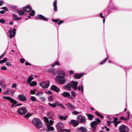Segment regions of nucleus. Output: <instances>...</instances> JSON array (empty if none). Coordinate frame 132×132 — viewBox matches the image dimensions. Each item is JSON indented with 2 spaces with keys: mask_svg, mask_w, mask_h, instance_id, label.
<instances>
[{
  "mask_svg": "<svg viewBox=\"0 0 132 132\" xmlns=\"http://www.w3.org/2000/svg\"><path fill=\"white\" fill-rule=\"evenodd\" d=\"M32 122L34 125L37 128H39L42 127V123L38 118H35L32 120Z\"/></svg>",
  "mask_w": 132,
  "mask_h": 132,
  "instance_id": "nucleus-1",
  "label": "nucleus"
},
{
  "mask_svg": "<svg viewBox=\"0 0 132 132\" xmlns=\"http://www.w3.org/2000/svg\"><path fill=\"white\" fill-rule=\"evenodd\" d=\"M96 121L92 122L90 124V126L92 128L93 130H95L96 129L97 125L99 124L101 122V120L98 118L96 119Z\"/></svg>",
  "mask_w": 132,
  "mask_h": 132,
  "instance_id": "nucleus-2",
  "label": "nucleus"
},
{
  "mask_svg": "<svg viewBox=\"0 0 132 132\" xmlns=\"http://www.w3.org/2000/svg\"><path fill=\"white\" fill-rule=\"evenodd\" d=\"M56 78L57 82L59 84H63L66 82V80L64 76L58 75L56 76Z\"/></svg>",
  "mask_w": 132,
  "mask_h": 132,
  "instance_id": "nucleus-3",
  "label": "nucleus"
},
{
  "mask_svg": "<svg viewBox=\"0 0 132 132\" xmlns=\"http://www.w3.org/2000/svg\"><path fill=\"white\" fill-rule=\"evenodd\" d=\"M3 98L4 99L8 100L11 103H12V104L11 106V107L12 108L14 107V105L15 104L16 105L18 103V102H17L15 100H14L13 99L10 97L5 96H4L3 97Z\"/></svg>",
  "mask_w": 132,
  "mask_h": 132,
  "instance_id": "nucleus-4",
  "label": "nucleus"
},
{
  "mask_svg": "<svg viewBox=\"0 0 132 132\" xmlns=\"http://www.w3.org/2000/svg\"><path fill=\"white\" fill-rule=\"evenodd\" d=\"M27 112V109L25 107H20L17 110L18 113L22 115L25 114Z\"/></svg>",
  "mask_w": 132,
  "mask_h": 132,
  "instance_id": "nucleus-5",
  "label": "nucleus"
},
{
  "mask_svg": "<svg viewBox=\"0 0 132 132\" xmlns=\"http://www.w3.org/2000/svg\"><path fill=\"white\" fill-rule=\"evenodd\" d=\"M57 130L59 131H64L63 130L65 129H63L64 127L63 123L61 122L58 123L56 125Z\"/></svg>",
  "mask_w": 132,
  "mask_h": 132,
  "instance_id": "nucleus-6",
  "label": "nucleus"
},
{
  "mask_svg": "<svg viewBox=\"0 0 132 132\" xmlns=\"http://www.w3.org/2000/svg\"><path fill=\"white\" fill-rule=\"evenodd\" d=\"M119 130L120 132H128L129 129L127 126L123 125L120 126Z\"/></svg>",
  "mask_w": 132,
  "mask_h": 132,
  "instance_id": "nucleus-7",
  "label": "nucleus"
},
{
  "mask_svg": "<svg viewBox=\"0 0 132 132\" xmlns=\"http://www.w3.org/2000/svg\"><path fill=\"white\" fill-rule=\"evenodd\" d=\"M49 81L47 80L46 81L41 82L40 84V86L43 88H46L49 87Z\"/></svg>",
  "mask_w": 132,
  "mask_h": 132,
  "instance_id": "nucleus-8",
  "label": "nucleus"
},
{
  "mask_svg": "<svg viewBox=\"0 0 132 132\" xmlns=\"http://www.w3.org/2000/svg\"><path fill=\"white\" fill-rule=\"evenodd\" d=\"M16 29L15 28H13V30L11 29L9 30V32L10 33L9 36L11 38L15 36L16 33Z\"/></svg>",
  "mask_w": 132,
  "mask_h": 132,
  "instance_id": "nucleus-9",
  "label": "nucleus"
},
{
  "mask_svg": "<svg viewBox=\"0 0 132 132\" xmlns=\"http://www.w3.org/2000/svg\"><path fill=\"white\" fill-rule=\"evenodd\" d=\"M35 18L37 20L40 19L45 21H47L48 20L47 19L41 14H39L38 16H36Z\"/></svg>",
  "mask_w": 132,
  "mask_h": 132,
  "instance_id": "nucleus-10",
  "label": "nucleus"
},
{
  "mask_svg": "<svg viewBox=\"0 0 132 132\" xmlns=\"http://www.w3.org/2000/svg\"><path fill=\"white\" fill-rule=\"evenodd\" d=\"M50 89L57 93H59L60 90V89L58 88L57 87L54 85H53L51 86Z\"/></svg>",
  "mask_w": 132,
  "mask_h": 132,
  "instance_id": "nucleus-11",
  "label": "nucleus"
},
{
  "mask_svg": "<svg viewBox=\"0 0 132 132\" xmlns=\"http://www.w3.org/2000/svg\"><path fill=\"white\" fill-rule=\"evenodd\" d=\"M78 118L79 120V122L83 123L86 121V118L84 116L83 117L81 115H79L78 117Z\"/></svg>",
  "mask_w": 132,
  "mask_h": 132,
  "instance_id": "nucleus-12",
  "label": "nucleus"
},
{
  "mask_svg": "<svg viewBox=\"0 0 132 132\" xmlns=\"http://www.w3.org/2000/svg\"><path fill=\"white\" fill-rule=\"evenodd\" d=\"M18 99L20 101H24L26 100L27 98L24 95L22 94H20L18 95Z\"/></svg>",
  "mask_w": 132,
  "mask_h": 132,
  "instance_id": "nucleus-13",
  "label": "nucleus"
},
{
  "mask_svg": "<svg viewBox=\"0 0 132 132\" xmlns=\"http://www.w3.org/2000/svg\"><path fill=\"white\" fill-rule=\"evenodd\" d=\"M23 10L25 12H30L32 10V9L30 5H28L23 7Z\"/></svg>",
  "mask_w": 132,
  "mask_h": 132,
  "instance_id": "nucleus-14",
  "label": "nucleus"
},
{
  "mask_svg": "<svg viewBox=\"0 0 132 132\" xmlns=\"http://www.w3.org/2000/svg\"><path fill=\"white\" fill-rule=\"evenodd\" d=\"M70 123L73 125L74 127H76L78 125L79 123L78 121L73 120L71 121Z\"/></svg>",
  "mask_w": 132,
  "mask_h": 132,
  "instance_id": "nucleus-15",
  "label": "nucleus"
},
{
  "mask_svg": "<svg viewBox=\"0 0 132 132\" xmlns=\"http://www.w3.org/2000/svg\"><path fill=\"white\" fill-rule=\"evenodd\" d=\"M72 84V88H74L75 90H76L77 89V85L78 84V82L74 81H72L71 82Z\"/></svg>",
  "mask_w": 132,
  "mask_h": 132,
  "instance_id": "nucleus-16",
  "label": "nucleus"
},
{
  "mask_svg": "<svg viewBox=\"0 0 132 132\" xmlns=\"http://www.w3.org/2000/svg\"><path fill=\"white\" fill-rule=\"evenodd\" d=\"M48 117L51 119H53L54 118V113L52 112H50L47 114Z\"/></svg>",
  "mask_w": 132,
  "mask_h": 132,
  "instance_id": "nucleus-17",
  "label": "nucleus"
},
{
  "mask_svg": "<svg viewBox=\"0 0 132 132\" xmlns=\"http://www.w3.org/2000/svg\"><path fill=\"white\" fill-rule=\"evenodd\" d=\"M72 86V85L70 83H68V84L65 86L64 87V88L66 90H71V88Z\"/></svg>",
  "mask_w": 132,
  "mask_h": 132,
  "instance_id": "nucleus-18",
  "label": "nucleus"
},
{
  "mask_svg": "<svg viewBox=\"0 0 132 132\" xmlns=\"http://www.w3.org/2000/svg\"><path fill=\"white\" fill-rule=\"evenodd\" d=\"M84 75L83 73L80 74L77 73L74 76V77L77 79H79L81 78Z\"/></svg>",
  "mask_w": 132,
  "mask_h": 132,
  "instance_id": "nucleus-19",
  "label": "nucleus"
},
{
  "mask_svg": "<svg viewBox=\"0 0 132 132\" xmlns=\"http://www.w3.org/2000/svg\"><path fill=\"white\" fill-rule=\"evenodd\" d=\"M54 129L53 127L51 126L50 125L47 126V129L46 130V131L47 132H48L50 130L54 131Z\"/></svg>",
  "mask_w": 132,
  "mask_h": 132,
  "instance_id": "nucleus-20",
  "label": "nucleus"
},
{
  "mask_svg": "<svg viewBox=\"0 0 132 132\" xmlns=\"http://www.w3.org/2000/svg\"><path fill=\"white\" fill-rule=\"evenodd\" d=\"M86 116L88 117V118L89 120H92L93 118L94 117V116L93 115L89 113H87L86 114Z\"/></svg>",
  "mask_w": 132,
  "mask_h": 132,
  "instance_id": "nucleus-21",
  "label": "nucleus"
},
{
  "mask_svg": "<svg viewBox=\"0 0 132 132\" xmlns=\"http://www.w3.org/2000/svg\"><path fill=\"white\" fill-rule=\"evenodd\" d=\"M58 104V102L57 101H56L53 104H52L50 103H48V104L50 106L53 108H55L56 106H57Z\"/></svg>",
  "mask_w": 132,
  "mask_h": 132,
  "instance_id": "nucleus-22",
  "label": "nucleus"
},
{
  "mask_svg": "<svg viewBox=\"0 0 132 132\" xmlns=\"http://www.w3.org/2000/svg\"><path fill=\"white\" fill-rule=\"evenodd\" d=\"M33 79V76L32 75L31 76H29L27 79V82L28 84L30 83L31 81Z\"/></svg>",
  "mask_w": 132,
  "mask_h": 132,
  "instance_id": "nucleus-23",
  "label": "nucleus"
},
{
  "mask_svg": "<svg viewBox=\"0 0 132 132\" xmlns=\"http://www.w3.org/2000/svg\"><path fill=\"white\" fill-rule=\"evenodd\" d=\"M61 95H62L63 97H67L70 96V93L67 92H65L63 93H61Z\"/></svg>",
  "mask_w": 132,
  "mask_h": 132,
  "instance_id": "nucleus-24",
  "label": "nucleus"
},
{
  "mask_svg": "<svg viewBox=\"0 0 132 132\" xmlns=\"http://www.w3.org/2000/svg\"><path fill=\"white\" fill-rule=\"evenodd\" d=\"M67 107L70 109L73 110L75 109V106H73L70 103H68L67 104Z\"/></svg>",
  "mask_w": 132,
  "mask_h": 132,
  "instance_id": "nucleus-25",
  "label": "nucleus"
},
{
  "mask_svg": "<svg viewBox=\"0 0 132 132\" xmlns=\"http://www.w3.org/2000/svg\"><path fill=\"white\" fill-rule=\"evenodd\" d=\"M57 1H55L53 2V6L54 7V10L55 12L57 11Z\"/></svg>",
  "mask_w": 132,
  "mask_h": 132,
  "instance_id": "nucleus-26",
  "label": "nucleus"
},
{
  "mask_svg": "<svg viewBox=\"0 0 132 132\" xmlns=\"http://www.w3.org/2000/svg\"><path fill=\"white\" fill-rule=\"evenodd\" d=\"M17 12L19 13L20 15H22L24 14V11L22 10H19L18 9H16Z\"/></svg>",
  "mask_w": 132,
  "mask_h": 132,
  "instance_id": "nucleus-27",
  "label": "nucleus"
},
{
  "mask_svg": "<svg viewBox=\"0 0 132 132\" xmlns=\"http://www.w3.org/2000/svg\"><path fill=\"white\" fill-rule=\"evenodd\" d=\"M78 130H81V132H87V131L86 128L84 127H81L79 128Z\"/></svg>",
  "mask_w": 132,
  "mask_h": 132,
  "instance_id": "nucleus-28",
  "label": "nucleus"
},
{
  "mask_svg": "<svg viewBox=\"0 0 132 132\" xmlns=\"http://www.w3.org/2000/svg\"><path fill=\"white\" fill-rule=\"evenodd\" d=\"M48 71L53 73L55 75H56L57 73L56 71L53 68H51V69L48 70Z\"/></svg>",
  "mask_w": 132,
  "mask_h": 132,
  "instance_id": "nucleus-29",
  "label": "nucleus"
},
{
  "mask_svg": "<svg viewBox=\"0 0 132 132\" xmlns=\"http://www.w3.org/2000/svg\"><path fill=\"white\" fill-rule=\"evenodd\" d=\"M67 116H62L60 115L59 118L61 120H65L67 118Z\"/></svg>",
  "mask_w": 132,
  "mask_h": 132,
  "instance_id": "nucleus-30",
  "label": "nucleus"
},
{
  "mask_svg": "<svg viewBox=\"0 0 132 132\" xmlns=\"http://www.w3.org/2000/svg\"><path fill=\"white\" fill-rule=\"evenodd\" d=\"M59 74L61 75L62 76H64L65 75V73L62 70H60L59 71Z\"/></svg>",
  "mask_w": 132,
  "mask_h": 132,
  "instance_id": "nucleus-31",
  "label": "nucleus"
},
{
  "mask_svg": "<svg viewBox=\"0 0 132 132\" xmlns=\"http://www.w3.org/2000/svg\"><path fill=\"white\" fill-rule=\"evenodd\" d=\"M37 83L36 82L33 81L30 83V85L31 86H36Z\"/></svg>",
  "mask_w": 132,
  "mask_h": 132,
  "instance_id": "nucleus-32",
  "label": "nucleus"
},
{
  "mask_svg": "<svg viewBox=\"0 0 132 132\" xmlns=\"http://www.w3.org/2000/svg\"><path fill=\"white\" fill-rule=\"evenodd\" d=\"M32 114H31L29 112L26 115L24 116V117L27 118H28L29 117L32 115Z\"/></svg>",
  "mask_w": 132,
  "mask_h": 132,
  "instance_id": "nucleus-33",
  "label": "nucleus"
},
{
  "mask_svg": "<svg viewBox=\"0 0 132 132\" xmlns=\"http://www.w3.org/2000/svg\"><path fill=\"white\" fill-rule=\"evenodd\" d=\"M83 88L84 86L83 85H81V87L80 86H79L78 88V89L79 91L81 90L82 92H83Z\"/></svg>",
  "mask_w": 132,
  "mask_h": 132,
  "instance_id": "nucleus-34",
  "label": "nucleus"
},
{
  "mask_svg": "<svg viewBox=\"0 0 132 132\" xmlns=\"http://www.w3.org/2000/svg\"><path fill=\"white\" fill-rule=\"evenodd\" d=\"M108 57H107L104 60L101 61L100 63V64H104V63L108 59Z\"/></svg>",
  "mask_w": 132,
  "mask_h": 132,
  "instance_id": "nucleus-35",
  "label": "nucleus"
},
{
  "mask_svg": "<svg viewBox=\"0 0 132 132\" xmlns=\"http://www.w3.org/2000/svg\"><path fill=\"white\" fill-rule=\"evenodd\" d=\"M7 61V59L5 58L3 60H0V64L4 63Z\"/></svg>",
  "mask_w": 132,
  "mask_h": 132,
  "instance_id": "nucleus-36",
  "label": "nucleus"
},
{
  "mask_svg": "<svg viewBox=\"0 0 132 132\" xmlns=\"http://www.w3.org/2000/svg\"><path fill=\"white\" fill-rule=\"evenodd\" d=\"M29 14V15L32 16H34V14L35 13V12L34 10H32Z\"/></svg>",
  "mask_w": 132,
  "mask_h": 132,
  "instance_id": "nucleus-37",
  "label": "nucleus"
},
{
  "mask_svg": "<svg viewBox=\"0 0 132 132\" xmlns=\"http://www.w3.org/2000/svg\"><path fill=\"white\" fill-rule=\"evenodd\" d=\"M60 64V63L57 61L55 62L54 64L51 65L52 67H54L55 65H59Z\"/></svg>",
  "mask_w": 132,
  "mask_h": 132,
  "instance_id": "nucleus-38",
  "label": "nucleus"
},
{
  "mask_svg": "<svg viewBox=\"0 0 132 132\" xmlns=\"http://www.w3.org/2000/svg\"><path fill=\"white\" fill-rule=\"evenodd\" d=\"M30 100L32 101H36V99L35 97L34 96H31L30 98Z\"/></svg>",
  "mask_w": 132,
  "mask_h": 132,
  "instance_id": "nucleus-39",
  "label": "nucleus"
},
{
  "mask_svg": "<svg viewBox=\"0 0 132 132\" xmlns=\"http://www.w3.org/2000/svg\"><path fill=\"white\" fill-rule=\"evenodd\" d=\"M48 99L50 102L53 101V97L52 95L50 97H48Z\"/></svg>",
  "mask_w": 132,
  "mask_h": 132,
  "instance_id": "nucleus-40",
  "label": "nucleus"
},
{
  "mask_svg": "<svg viewBox=\"0 0 132 132\" xmlns=\"http://www.w3.org/2000/svg\"><path fill=\"white\" fill-rule=\"evenodd\" d=\"M57 106H59L61 107V108L63 109H65V107L64 105L62 104H59L58 103Z\"/></svg>",
  "mask_w": 132,
  "mask_h": 132,
  "instance_id": "nucleus-41",
  "label": "nucleus"
},
{
  "mask_svg": "<svg viewBox=\"0 0 132 132\" xmlns=\"http://www.w3.org/2000/svg\"><path fill=\"white\" fill-rule=\"evenodd\" d=\"M43 92H38L36 93V95H37L38 96H40L42 95L43 94Z\"/></svg>",
  "mask_w": 132,
  "mask_h": 132,
  "instance_id": "nucleus-42",
  "label": "nucleus"
},
{
  "mask_svg": "<svg viewBox=\"0 0 132 132\" xmlns=\"http://www.w3.org/2000/svg\"><path fill=\"white\" fill-rule=\"evenodd\" d=\"M25 60L24 59L20 58V62L21 63H23L25 62Z\"/></svg>",
  "mask_w": 132,
  "mask_h": 132,
  "instance_id": "nucleus-43",
  "label": "nucleus"
},
{
  "mask_svg": "<svg viewBox=\"0 0 132 132\" xmlns=\"http://www.w3.org/2000/svg\"><path fill=\"white\" fill-rule=\"evenodd\" d=\"M44 121L45 122L48 123V119L46 117L44 116Z\"/></svg>",
  "mask_w": 132,
  "mask_h": 132,
  "instance_id": "nucleus-44",
  "label": "nucleus"
},
{
  "mask_svg": "<svg viewBox=\"0 0 132 132\" xmlns=\"http://www.w3.org/2000/svg\"><path fill=\"white\" fill-rule=\"evenodd\" d=\"M1 69L3 70H7V68L5 66H2L1 67Z\"/></svg>",
  "mask_w": 132,
  "mask_h": 132,
  "instance_id": "nucleus-45",
  "label": "nucleus"
},
{
  "mask_svg": "<svg viewBox=\"0 0 132 132\" xmlns=\"http://www.w3.org/2000/svg\"><path fill=\"white\" fill-rule=\"evenodd\" d=\"M71 95L74 97H75L76 95V93L73 91H71Z\"/></svg>",
  "mask_w": 132,
  "mask_h": 132,
  "instance_id": "nucleus-46",
  "label": "nucleus"
},
{
  "mask_svg": "<svg viewBox=\"0 0 132 132\" xmlns=\"http://www.w3.org/2000/svg\"><path fill=\"white\" fill-rule=\"evenodd\" d=\"M1 9L4 10L5 11H7L8 10V9L6 7H2Z\"/></svg>",
  "mask_w": 132,
  "mask_h": 132,
  "instance_id": "nucleus-47",
  "label": "nucleus"
},
{
  "mask_svg": "<svg viewBox=\"0 0 132 132\" xmlns=\"http://www.w3.org/2000/svg\"><path fill=\"white\" fill-rule=\"evenodd\" d=\"M59 20V19H53L52 21L53 22L57 23Z\"/></svg>",
  "mask_w": 132,
  "mask_h": 132,
  "instance_id": "nucleus-48",
  "label": "nucleus"
},
{
  "mask_svg": "<svg viewBox=\"0 0 132 132\" xmlns=\"http://www.w3.org/2000/svg\"><path fill=\"white\" fill-rule=\"evenodd\" d=\"M54 121H53L50 120L49 122V124L50 125H53Z\"/></svg>",
  "mask_w": 132,
  "mask_h": 132,
  "instance_id": "nucleus-49",
  "label": "nucleus"
},
{
  "mask_svg": "<svg viewBox=\"0 0 132 132\" xmlns=\"http://www.w3.org/2000/svg\"><path fill=\"white\" fill-rule=\"evenodd\" d=\"M5 22V21L2 19H0V22L2 23H4Z\"/></svg>",
  "mask_w": 132,
  "mask_h": 132,
  "instance_id": "nucleus-50",
  "label": "nucleus"
},
{
  "mask_svg": "<svg viewBox=\"0 0 132 132\" xmlns=\"http://www.w3.org/2000/svg\"><path fill=\"white\" fill-rule=\"evenodd\" d=\"M113 118L114 119V120L113 121H111V122H116V121H117L118 120V119L117 118H115L114 117H113Z\"/></svg>",
  "mask_w": 132,
  "mask_h": 132,
  "instance_id": "nucleus-51",
  "label": "nucleus"
},
{
  "mask_svg": "<svg viewBox=\"0 0 132 132\" xmlns=\"http://www.w3.org/2000/svg\"><path fill=\"white\" fill-rule=\"evenodd\" d=\"M21 19V18H18L16 17V18H13V19L15 20H19L20 19Z\"/></svg>",
  "mask_w": 132,
  "mask_h": 132,
  "instance_id": "nucleus-52",
  "label": "nucleus"
},
{
  "mask_svg": "<svg viewBox=\"0 0 132 132\" xmlns=\"http://www.w3.org/2000/svg\"><path fill=\"white\" fill-rule=\"evenodd\" d=\"M30 94H31L33 95L34 94H35V92L32 90H30Z\"/></svg>",
  "mask_w": 132,
  "mask_h": 132,
  "instance_id": "nucleus-53",
  "label": "nucleus"
},
{
  "mask_svg": "<svg viewBox=\"0 0 132 132\" xmlns=\"http://www.w3.org/2000/svg\"><path fill=\"white\" fill-rule=\"evenodd\" d=\"M25 64L26 65H31V64L28 62L27 61L25 63Z\"/></svg>",
  "mask_w": 132,
  "mask_h": 132,
  "instance_id": "nucleus-54",
  "label": "nucleus"
},
{
  "mask_svg": "<svg viewBox=\"0 0 132 132\" xmlns=\"http://www.w3.org/2000/svg\"><path fill=\"white\" fill-rule=\"evenodd\" d=\"M63 22V21L62 20H60L59 22L58 23V25H60Z\"/></svg>",
  "mask_w": 132,
  "mask_h": 132,
  "instance_id": "nucleus-55",
  "label": "nucleus"
},
{
  "mask_svg": "<svg viewBox=\"0 0 132 132\" xmlns=\"http://www.w3.org/2000/svg\"><path fill=\"white\" fill-rule=\"evenodd\" d=\"M6 65L7 66H10L11 65V64L9 62H7L6 63Z\"/></svg>",
  "mask_w": 132,
  "mask_h": 132,
  "instance_id": "nucleus-56",
  "label": "nucleus"
},
{
  "mask_svg": "<svg viewBox=\"0 0 132 132\" xmlns=\"http://www.w3.org/2000/svg\"><path fill=\"white\" fill-rule=\"evenodd\" d=\"M9 89H8L4 93V94H7V93L9 92Z\"/></svg>",
  "mask_w": 132,
  "mask_h": 132,
  "instance_id": "nucleus-57",
  "label": "nucleus"
},
{
  "mask_svg": "<svg viewBox=\"0 0 132 132\" xmlns=\"http://www.w3.org/2000/svg\"><path fill=\"white\" fill-rule=\"evenodd\" d=\"M22 105V104L20 103H19L15 105V106L14 107H16L17 106H20Z\"/></svg>",
  "mask_w": 132,
  "mask_h": 132,
  "instance_id": "nucleus-58",
  "label": "nucleus"
},
{
  "mask_svg": "<svg viewBox=\"0 0 132 132\" xmlns=\"http://www.w3.org/2000/svg\"><path fill=\"white\" fill-rule=\"evenodd\" d=\"M16 87V85L15 83L13 84L12 86V87L13 88H15Z\"/></svg>",
  "mask_w": 132,
  "mask_h": 132,
  "instance_id": "nucleus-59",
  "label": "nucleus"
},
{
  "mask_svg": "<svg viewBox=\"0 0 132 132\" xmlns=\"http://www.w3.org/2000/svg\"><path fill=\"white\" fill-rule=\"evenodd\" d=\"M100 16L101 18H105V17L103 16L102 14V13H101L100 14Z\"/></svg>",
  "mask_w": 132,
  "mask_h": 132,
  "instance_id": "nucleus-60",
  "label": "nucleus"
},
{
  "mask_svg": "<svg viewBox=\"0 0 132 132\" xmlns=\"http://www.w3.org/2000/svg\"><path fill=\"white\" fill-rule=\"evenodd\" d=\"M46 93L47 94H51L52 93V92L51 91H47L46 92Z\"/></svg>",
  "mask_w": 132,
  "mask_h": 132,
  "instance_id": "nucleus-61",
  "label": "nucleus"
},
{
  "mask_svg": "<svg viewBox=\"0 0 132 132\" xmlns=\"http://www.w3.org/2000/svg\"><path fill=\"white\" fill-rule=\"evenodd\" d=\"M4 2L3 1H0V6H2L4 4Z\"/></svg>",
  "mask_w": 132,
  "mask_h": 132,
  "instance_id": "nucleus-62",
  "label": "nucleus"
},
{
  "mask_svg": "<svg viewBox=\"0 0 132 132\" xmlns=\"http://www.w3.org/2000/svg\"><path fill=\"white\" fill-rule=\"evenodd\" d=\"M63 131H66V132H70V131H71V130L70 129H65V130H63Z\"/></svg>",
  "mask_w": 132,
  "mask_h": 132,
  "instance_id": "nucleus-63",
  "label": "nucleus"
},
{
  "mask_svg": "<svg viewBox=\"0 0 132 132\" xmlns=\"http://www.w3.org/2000/svg\"><path fill=\"white\" fill-rule=\"evenodd\" d=\"M73 113L74 114H79V113L78 112L76 111H74L73 112Z\"/></svg>",
  "mask_w": 132,
  "mask_h": 132,
  "instance_id": "nucleus-64",
  "label": "nucleus"
}]
</instances>
